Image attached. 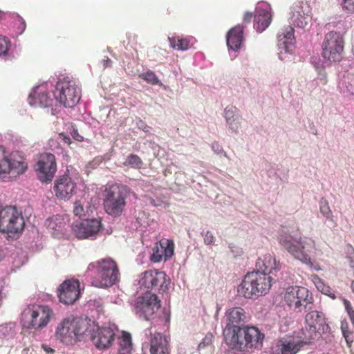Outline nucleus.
Here are the masks:
<instances>
[{
	"mask_svg": "<svg viewBox=\"0 0 354 354\" xmlns=\"http://www.w3.org/2000/svg\"><path fill=\"white\" fill-rule=\"evenodd\" d=\"M134 194L130 188L122 184L109 185L103 193V205L105 212L110 216H121L127 205V199Z\"/></svg>",
	"mask_w": 354,
	"mask_h": 354,
	"instance_id": "nucleus-3",
	"label": "nucleus"
},
{
	"mask_svg": "<svg viewBox=\"0 0 354 354\" xmlns=\"http://www.w3.org/2000/svg\"><path fill=\"white\" fill-rule=\"evenodd\" d=\"M213 339V335L212 334H207L202 340V342L199 344L198 348L199 350L204 348L205 346L211 344Z\"/></svg>",
	"mask_w": 354,
	"mask_h": 354,
	"instance_id": "nucleus-47",
	"label": "nucleus"
},
{
	"mask_svg": "<svg viewBox=\"0 0 354 354\" xmlns=\"http://www.w3.org/2000/svg\"><path fill=\"white\" fill-rule=\"evenodd\" d=\"M153 252L150 259L154 263H158L164 260L167 261L174 254V243L172 241L165 239L156 243L153 248Z\"/></svg>",
	"mask_w": 354,
	"mask_h": 354,
	"instance_id": "nucleus-21",
	"label": "nucleus"
},
{
	"mask_svg": "<svg viewBox=\"0 0 354 354\" xmlns=\"http://www.w3.org/2000/svg\"><path fill=\"white\" fill-rule=\"evenodd\" d=\"M344 50V38L337 31H330L324 35L322 43V56L330 63L341 61Z\"/></svg>",
	"mask_w": 354,
	"mask_h": 354,
	"instance_id": "nucleus-8",
	"label": "nucleus"
},
{
	"mask_svg": "<svg viewBox=\"0 0 354 354\" xmlns=\"http://www.w3.org/2000/svg\"><path fill=\"white\" fill-rule=\"evenodd\" d=\"M254 26L259 32L265 30L272 21V14L269 8H261L258 7L254 16Z\"/></svg>",
	"mask_w": 354,
	"mask_h": 354,
	"instance_id": "nucleus-29",
	"label": "nucleus"
},
{
	"mask_svg": "<svg viewBox=\"0 0 354 354\" xmlns=\"http://www.w3.org/2000/svg\"><path fill=\"white\" fill-rule=\"evenodd\" d=\"M137 125L139 129H142L145 132H148L149 131L150 127L141 120L137 123Z\"/></svg>",
	"mask_w": 354,
	"mask_h": 354,
	"instance_id": "nucleus-52",
	"label": "nucleus"
},
{
	"mask_svg": "<svg viewBox=\"0 0 354 354\" xmlns=\"http://www.w3.org/2000/svg\"><path fill=\"white\" fill-rule=\"evenodd\" d=\"M251 274H254V290L257 297L267 294L271 288V277L261 272H252Z\"/></svg>",
	"mask_w": 354,
	"mask_h": 354,
	"instance_id": "nucleus-28",
	"label": "nucleus"
},
{
	"mask_svg": "<svg viewBox=\"0 0 354 354\" xmlns=\"http://www.w3.org/2000/svg\"><path fill=\"white\" fill-rule=\"evenodd\" d=\"M348 316L352 322V324L354 326V312L353 313L351 312V314H348Z\"/></svg>",
	"mask_w": 354,
	"mask_h": 354,
	"instance_id": "nucleus-58",
	"label": "nucleus"
},
{
	"mask_svg": "<svg viewBox=\"0 0 354 354\" xmlns=\"http://www.w3.org/2000/svg\"><path fill=\"white\" fill-rule=\"evenodd\" d=\"M76 185L68 176L59 177L55 184L56 196L61 199H68L75 193Z\"/></svg>",
	"mask_w": 354,
	"mask_h": 354,
	"instance_id": "nucleus-22",
	"label": "nucleus"
},
{
	"mask_svg": "<svg viewBox=\"0 0 354 354\" xmlns=\"http://www.w3.org/2000/svg\"><path fill=\"white\" fill-rule=\"evenodd\" d=\"M140 77L149 84L152 85L162 86V83L159 80L157 75L154 72L151 71H147V72L142 73Z\"/></svg>",
	"mask_w": 354,
	"mask_h": 354,
	"instance_id": "nucleus-39",
	"label": "nucleus"
},
{
	"mask_svg": "<svg viewBox=\"0 0 354 354\" xmlns=\"http://www.w3.org/2000/svg\"><path fill=\"white\" fill-rule=\"evenodd\" d=\"M73 136L77 140H81L82 139V137L80 136L76 131L73 132Z\"/></svg>",
	"mask_w": 354,
	"mask_h": 354,
	"instance_id": "nucleus-56",
	"label": "nucleus"
},
{
	"mask_svg": "<svg viewBox=\"0 0 354 354\" xmlns=\"http://www.w3.org/2000/svg\"><path fill=\"white\" fill-rule=\"evenodd\" d=\"M64 141H65L66 142H68V143H69V141H70V138H68V137H64Z\"/></svg>",
	"mask_w": 354,
	"mask_h": 354,
	"instance_id": "nucleus-62",
	"label": "nucleus"
},
{
	"mask_svg": "<svg viewBox=\"0 0 354 354\" xmlns=\"http://www.w3.org/2000/svg\"><path fill=\"white\" fill-rule=\"evenodd\" d=\"M254 274L248 273L237 288L238 294L246 299L258 298L254 288Z\"/></svg>",
	"mask_w": 354,
	"mask_h": 354,
	"instance_id": "nucleus-26",
	"label": "nucleus"
},
{
	"mask_svg": "<svg viewBox=\"0 0 354 354\" xmlns=\"http://www.w3.org/2000/svg\"><path fill=\"white\" fill-rule=\"evenodd\" d=\"M342 5L344 10L354 13V0H342Z\"/></svg>",
	"mask_w": 354,
	"mask_h": 354,
	"instance_id": "nucleus-46",
	"label": "nucleus"
},
{
	"mask_svg": "<svg viewBox=\"0 0 354 354\" xmlns=\"http://www.w3.org/2000/svg\"><path fill=\"white\" fill-rule=\"evenodd\" d=\"M80 90H55L58 109L61 106L66 108L73 107L80 100Z\"/></svg>",
	"mask_w": 354,
	"mask_h": 354,
	"instance_id": "nucleus-23",
	"label": "nucleus"
},
{
	"mask_svg": "<svg viewBox=\"0 0 354 354\" xmlns=\"http://www.w3.org/2000/svg\"><path fill=\"white\" fill-rule=\"evenodd\" d=\"M87 323L80 319H64L58 326L55 331L57 339L66 344H73L81 341L86 334Z\"/></svg>",
	"mask_w": 354,
	"mask_h": 354,
	"instance_id": "nucleus-5",
	"label": "nucleus"
},
{
	"mask_svg": "<svg viewBox=\"0 0 354 354\" xmlns=\"http://www.w3.org/2000/svg\"><path fill=\"white\" fill-rule=\"evenodd\" d=\"M349 264L351 269H354V255L349 257Z\"/></svg>",
	"mask_w": 354,
	"mask_h": 354,
	"instance_id": "nucleus-55",
	"label": "nucleus"
},
{
	"mask_svg": "<svg viewBox=\"0 0 354 354\" xmlns=\"http://www.w3.org/2000/svg\"><path fill=\"white\" fill-rule=\"evenodd\" d=\"M10 41L0 35V55H5L9 48Z\"/></svg>",
	"mask_w": 354,
	"mask_h": 354,
	"instance_id": "nucleus-42",
	"label": "nucleus"
},
{
	"mask_svg": "<svg viewBox=\"0 0 354 354\" xmlns=\"http://www.w3.org/2000/svg\"><path fill=\"white\" fill-rule=\"evenodd\" d=\"M133 348L131 336L129 333L123 332L121 338L119 339L120 354H131Z\"/></svg>",
	"mask_w": 354,
	"mask_h": 354,
	"instance_id": "nucleus-35",
	"label": "nucleus"
},
{
	"mask_svg": "<svg viewBox=\"0 0 354 354\" xmlns=\"http://www.w3.org/2000/svg\"><path fill=\"white\" fill-rule=\"evenodd\" d=\"M143 162L141 158L136 154H131L128 156L124 162V166H130L131 167L136 169L141 168Z\"/></svg>",
	"mask_w": 354,
	"mask_h": 354,
	"instance_id": "nucleus-37",
	"label": "nucleus"
},
{
	"mask_svg": "<svg viewBox=\"0 0 354 354\" xmlns=\"http://www.w3.org/2000/svg\"><path fill=\"white\" fill-rule=\"evenodd\" d=\"M45 225L52 231L54 235L63 234L66 222L62 216L56 215L48 218L45 221Z\"/></svg>",
	"mask_w": 354,
	"mask_h": 354,
	"instance_id": "nucleus-31",
	"label": "nucleus"
},
{
	"mask_svg": "<svg viewBox=\"0 0 354 354\" xmlns=\"http://www.w3.org/2000/svg\"><path fill=\"white\" fill-rule=\"evenodd\" d=\"M146 336H151V354H169V342L167 338L160 333L153 332L152 328L145 330Z\"/></svg>",
	"mask_w": 354,
	"mask_h": 354,
	"instance_id": "nucleus-20",
	"label": "nucleus"
},
{
	"mask_svg": "<svg viewBox=\"0 0 354 354\" xmlns=\"http://www.w3.org/2000/svg\"><path fill=\"white\" fill-rule=\"evenodd\" d=\"M86 333L90 335L91 340L96 348L100 351L107 349L115 339V333L111 327H99L94 326Z\"/></svg>",
	"mask_w": 354,
	"mask_h": 354,
	"instance_id": "nucleus-14",
	"label": "nucleus"
},
{
	"mask_svg": "<svg viewBox=\"0 0 354 354\" xmlns=\"http://www.w3.org/2000/svg\"><path fill=\"white\" fill-rule=\"evenodd\" d=\"M341 330L348 346H351L354 341V335L353 331L349 329L348 324L346 320L341 322Z\"/></svg>",
	"mask_w": 354,
	"mask_h": 354,
	"instance_id": "nucleus-36",
	"label": "nucleus"
},
{
	"mask_svg": "<svg viewBox=\"0 0 354 354\" xmlns=\"http://www.w3.org/2000/svg\"><path fill=\"white\" fill-rule=\"evenodd\" d=\"M80 86V81L70 74H61L59 76L56 88H75Z\"/></svg>",
	"mask_w": 354,
	"mask_h": 354,
	"instance_id": "nucleus-33",
	"label": "nucleus"
},
{
	"mask_svg": "<svg viewBox=\"0 0 354 354\" xmlns=\"http://www.w3.org/2000/svg\"><path fill=\"white\" fill-rule=\"evenodd\" d=\"M351 286L352 291L354 292V280L352 281Z\"/></svg>",
	"mask_w": 354,
	"mask_h": 354,
	"instance_id": "nucleus-61",
	"label": "nucleus"
},
{
	"mask_svg": "<svg viewBox=\"0 0 354 354\" xmlns=\"http://www.w3.org/2000/svg\"><path fill=\"white\" fill-rule=\"evenodd\" d=\"M229 248L235 257L241 256L243 253L241 248L232 243L229 244Z\"/></svg>",
	"mask_w": 354,
	"mask_h": 354,
	"instance_id": "nucleus-48",
	"label": "nucleus"
},
{
	"mask_svg": "<svg viewBox=\"0 0 354 354\" xmlns=\"http://www.w3.org/2000/svg\"><path fill=\"white\" fill-rule=\"evenodd\" d=\"M43 348L48 353L53 352L54 351L53 349H52L51 348H49V347H47V346H43Z\"/></svg>",
	"mask_w": 354,
	"mask_h": 354,
	"instance_id": "nucleus-59",
	"label": "nucleus"
},
{
	"mask_svg": "<svg viewBox=\"0 0 354 354\" xmlns=\"http://www.w3.org/2000/svg\"><path fill=\"white\" fill-rule=\"evenodd\" d=\"M342 81L346 87L354 86V73L347 72L344 75Z\"/></svg>",
	"mask_w": 354,
	"mask_h": 354,
	"instance_id": "nucleus-41",
	"label": "nucleus"
},
{
	"mask_svg": "<svg viewBox=\"0 0 354 354\" xmlns=\"http://www.w3.org/2000/svg\"><path fill=\"white\" fill-rule=\"evenodd\" d=\"M53 315L52 310L47 306H28L21 313L24 328L41 329L47 326Z\"/></svg>",
	"mask_w": 354,
	"mask_h": 354,
	"instance_id": "nucleus-6",
	"label": "nucleus"
},
{
	"mask_svg": "<svg viewBox=\"0 0 354 354\" xmlns=\"http://www.w3.org/2000/svg\"><path fill=\"white\" fill-rule=\"evenodd\" d=\"M20 21H21V32H23L25 30L26 28V24L24 20L22 18L19 19Z\"/></svg>",
	"mask_w": 354,
	"mask_h": 354,
	"instance_id": "nucleus-57",
	"label": "nucleus"
},
{
	"mask_svg": "<svg viewBox=\"0 0 354 354\" xmlns=\"http://www.w3.org/2000/svg\"><path fill=\"white\" fill-rule=\"evenodd\" d=\"M352 270H353V275H354V269H352Z\"/></svg>",
	"mask_w": 354,
	"mask_h": 354,
	"instance_id": "nucleus-64",
	"label": "nucleus"
},
{
	"mask_svg": "<svg viewBox=\"0 0 354 354\" xmlns=\"http://www.w3.org/2000/svg\"><path fill=\"white\" fill-rule=\"evenodd\" d=\"M201 235L203 236L204 243L206 245H212L214 243L215 237L210 231L202 232Z\"/></svg>",
	"mask_w": 354,
	"mask_h": 354,
	"instance_id": "nucleus-44",
	"label": "nucleus"
},
{
	"mask_svg": "<svg viewBox=\"0 0 354 354\" xmlns=\"http://www.w3.org/2000/svg\"><path fill=\"white\" fill-rule=\"evenodd\" d=\"M138 283L146 292L153 290L165 292L168 290L170 279L164 272L151 270L141 274Z\"/></svg>",
	"mask_w": 354,
	"mask_h": 354,
	"instance_id": "nucleus-11",
	"label": "nucleus"
},
{
	"mask_svg": "<svg viewBox=\"0 0 354 354\" xmlns=\"http://www.w3.org/2000/svg\"><path fill=\"white\" fill-rule=\"evenodd\" d=\"M317 86H324L327 84V77L325 71L319 72L315 80Z\"/></svg>",
	"mask_w": 354,
	"mask_h": 354,
	"instance_id": "nucleus-43",
	"label": "nucleus"
},
{
	"mask_svg": "<svg viewBox=\"0 0 354 354\" xmlns=\"http://www.w3.org/2000/svg\"><path fill=\"white\" fill-rule=\"evenodd\" d=\"M310 7L307 1H297L292 7L291 21L299 28H304L310 21Z\"/></svg>",
	"mask_w": 354,
	"mask_h": 354,
	"instance_id": "nucleus-18",
	"label": "nucleus"
},
{
	"mask_svg": "<svg viewBox=\"0 0 354 354\" xmlns=\"http://www.w3.org/2000/svg\"><path fill=\"white\" fill-rule=\"evenodd\" d=\"M278 240L281 246L295 259L304 263H310V254L315 249V242L308 238L301 239L297 228L290 231L283 227Z\"/></svg>",
	"mask_w": 354,
	"mask_h": 354,
	"instance_id": "nucleus-2",
	"label": "nucleus"
},
{
	"mask_svg": "<svg viewBox=\"0 0 354 354\" xmlns=\"http://www.w3.org/2000/svg\"><path fill=\"white\" fill-rule=\"evenodd\" d=\"M150 202L153 206H158V204L155 203V201L153 199H150Z\"/></svg>",
	"mask_w": 354,
	"mask_h": 354,
	"instance_id": "nucleus-60",
	"label": "nucleus"
},
{
	"mask_svg": "<svg viewBox=\"0 0 354 354\" xmlns=\"http://www.w3.org/2000/svg\"><path fill=\"white\" fill-rule=\"evenodd\" d=\"M319 210H320L321 214L327 220L333 223V213L330 209L328 201L324 198H322L319 202Z\"/></svg>",
	"mask_w": 354,
	"mask_h": 354,
	"instance_id": "nucleus-38",
	"label": "nucleus"
},
{
	"mask_svg": "<svg viewBox=\"0 0 354 354\" xmlns=\"http://www.w3.org/2000/svg\"><path fill=\"white\" fill-rule=\"evenodd\" d=\"M88 270H96L92 285L97 288H109L120 280V270L117 263L111 258H104L88 266Z\"/></svg>",
	"mask_w": 354,
	"mask_h": 354,
	"instance_id": "nucleus-4",
	"label": "nucleus"
},
{
	"mask_svg": "<svg viewBox=\"0 0 354 354\" xmlns=\"http://www.w3.org/2000/svg\"><path fill=\"white\" fill-rule=\"evenodd\" d=\"M243 26L237 25L228 31L226 39L230 49L236 51L241 48L243 42Z\"/></svg>",
	"mask_w": 354,
	"mask_h": 354,
	"instance_id": "nucleus-25",
	"label": "nucleus"
},
{
	"mask_svg": "<svg viewBox=\"0 0 354 354\" xmlns=\"http://www.w3.org/2000/svg\"><path fill=\"white\" fill-rule=\"evenodd\" d=\"M80 295V282L78 280H66L58 288L59 301L64 304H73L79 298Z\"/></svg>",
	"mask_w": 354,
	"mask_h": 354,
	"instance_id": "nucleus-17",
	"label": "nucleus"
},
{
	"mask_svg": "<svg viewBox=\"0 0 354 354\" xmlns=\"http://www.w3.org/2000/svg\"><path fill=\"white\" fill-rule=\"evenodd\" d=\"M305 324L308 327L319 333H327L329 330V326L326 323L324 314L317 310L315 305L312 310H306Z\"/></svg>",
	"mask_w": 354,
	"mask_h": 354,
	"instance_id": "nucleus-19",
	"label": "nucleus"
},
{
	"mask_svg": "<svg viewBox=\"0 0 354 354\" xmlns=\"http://www.w3.org/2000/svg\"><path fill=\"white\" fill-rule=\"evenodd\" d=\"M352 52H353V55H354V45H353V47H352Z\"/></svg>",
	"mask_w": 354,
	"mask_h": 354,
	"instance_id": "nucleus-63",
	"label": "nucleus"
},
{
	"mask_svg": "<svg viewBox=\"0 0 354 354\" xmlns=\"http://www.w3.org/2000/svg\"><path fill=\"white\" fill-rule=\"evenodd\" d=\"M227 322L223 330L227 345L234 352H243L252 348L262 346L264 334L254 326H239L246 318L243 308L229 309L225 313Z\"/></svg>",
	"mask_w": 354,
	"mask_h": 354,
	"instance_id": "nucleus-1",
	"label": "nucleus"
},
{
	"mask_svg": "<svg viewBox=\"0 0 354 354\" xmlns=\"http://www.w3.org/2000/svg\"><path fill=\"white\" fill-rule=\"evenodd\" d=\"M160 301L156 294H145L138 297L133 305L135 313L145 320L153 319L160 310Z\"/></svg>",
	"mask_w": 354,
	"mask_h": 354,
	"instance_id": "nucleus-12",
	"label": "nucleus"
},
{
	"mask_svg": "<svg viewBox=\"0 0 354 354\" xmlns=\"http://www.w3.org/2000/svg\"><path fill=\"white\" fill-rule=\"evenodd\" d=\"M101 228V220L98 218L85 219L72 226L73 233L80 239H95Z\"/></svg>",
	"mask_w": 354,
	"mask_h": 354,
	"instance_id": "nucleus-15",
	"label": "nucleus"
},
{
	"mask_svg": "<svg viewBox=\"0 0 354 354\" xmlns=\"http://www.w3.org/2000/svg\"><path fill=\"white\" fill-rule=\"evenodd\" d=\"M257 266L259 268L257 272L265 273L267 276L274 271L279 270L281 268L279 262H277L270 254H266L263 259L259 258L257 262Z\"/></svg>",
	"mask_w": 354,
	"mask_h": 354,
	"instance_id": "nucleus-27",
	"label": "nucleus"
},
{
	"mask_svg": "<svg viewBox=\"0 0 354 354\" xmlns=\"http://www.w3.org/2000/svg\"><path fill=\"white\" fill-rule=\"evenodd\" d=\"M56 96L55 90H32L28 101L30 106L43 108L47 113L55 115L59 111Z\"/></svg>",
	"mask_w": 354,
	"mask_h": 354,
	"instance_id": "nucleus-10",
	"label": "nucleus"
},
{
	"mask_svg": "<svg viewBox=\"0 0 354 354\" xmlns=\"http://www.w3.org/2000/svg\"><path fill=\"white\" fill-rule=\"evenodd\" d=\"M295 30L290 26L286 27L281 33L278 34L279 57L284 61L288 59V55L292 54L295 48Z\"/></svg>",
	"mask_w": 354,
	"mask_h": 354,
	"instance_id": "nucleus-16",
	"label": "nucleus"
},
{
	"mask_svg": "<svg viewBox=\"0 0 354 354\" xmlns=\"http://www.w3.org/2000/svg\"><path fill=\"white\" fill-rule=\"evenodd\" d=\"M343 303H344V305L345 309H346V312H347L348 315V314H351V312H352V313H354V309L353 308V307H352V306H351V303H350V301H348V300H347V299H343Z\"/></svg>",
	"mask_w": 354,
	"mask_h": 354,
	"instance_id": "nucleus-50",
	"label": "nucleus"
},
{
	"mask_svg": "<svg viewBox=\"0 0 354 354\" xmlns=\"http://www.w3.org/2000/svg\"><path fill=\"white\" fill-rule=\"evenodd\" d=\"M253 17L252 13L251 12H245L243 17V21L244 22H250Z\"/></svg>",
	"mask_w": 354,
	"mask_h": 354,
	"instance_id": "nucleus-53",
	"label": "nucleus"
},
{
	"mask_svg": "<svg viewBox=\"0 0 354 354\" xmlns=\"http://www.w3.org/2000/svg\"><path fill=\"white\" fill-rule=\"evenodd\" d=\"M278 346L280 348V354H296L301 348L295 341V337L281 339Z\"/></svg>",
	"mask_w": 354,
	"mask_h": 354,
	"instance_id": "nucleus-32",
	"label": "nucleus"
},
{
	"mask_svg": "<svg viewBox=\"0 0 354 354\" xmlns=\"http://www.w3.org/2000/svg\"><path fill=\"white\" fill-rule=\"evenodd\" d=\"M170 46L172 48L178 50H186L190 48V40L189 38L180 36H173L169 37Z\"/></svg>",
	"mask_w": 354,
	"mask_h": 354,
	"instance_id": "nucleus-34",
	"label": "nucleus"
},
{
	"mask_svg": "<svg viewBox=\"0 0 354 354\" xmlns=\"http://www.w3.org/2000/svg\"><path fill=\"white\" fill-rule=\"evenodd\" d=\"M212 149L213 151L216 153L217 155H223L227 159H230L227 153L224 151L223 147L221 145H220L218 142H214L212 145Z\"/></svg>",
	"mask_w": 354,
	"mask_h": 354,
	"instance_id": "nucleus-45",
	"label": "nucleus"
},
{
	"mask_svg": "<svg viewBox=\"0 0 354 354\" xmlns=\"http://www.w3.org/2000/svg\"><path fill=\"white\" fill-rule=\"evenodd\" d=\"M73 212L75 216H81L84 214V209L82 205L79 202H75L74 204Z\"/></svg>",
	"mask_w": 354,
	"mask_h": 354,
	"instance_id": "nucleus-49",
	"label": "nucleus"
},
{
	"mask_svg": "<svg viewBox=\"0 0 354 354\" xmlns=\"http://www.w3.org/2000/svg\"><path fill=\"white\" fill-rule=\"evenodd\" d=\"M223 117L228 129L232 132L237 133L241 126L239 109L230 104L225 108Z\"/></svg>",
	"mask_w": 354,
	"mask_h": 354,
	"instance_id": "nucleus-24",
	"label": "nucleus"
},
{
	"mask_svg": "<svg viewBox=\"0 0 354 354\" xmlns=\"http://www.w3.org/2000/svg\"><path fill=\"white\" fill-rule=\"evenodd\" d=\"M317 333H319V332L306 325L305 328L297 332H295V335L292 337H295V341L301 347L304 345L310 344L315 338Z\"/></svg>",
	"mask_w": 354,
	"mask_h": 354,
	"instance_id": "nucleus-30",
	"label": "nucleus"
},
{
	"mask_svg": "<svg viewBox=\"0 0 354 354\" xmlns=\"http://www.w3.org/2000/svg\"><path fill=\"white\" fill-rule=\"evenodd\" d=\"M102 62H103L104 67L111 66V63H112L111 60L108 57H106L105 59H104L102 60Z\"/></svg>",
	"mask_w": 354,
	"mask_h": 354,
	"instance_id": "nucleus-54",
	"label": "nucleus"
},
{
	"mask_svg": "<svg viewBox=\"0 0 354 354\" xmlns=\"http://www.w3.org/2000/svg\"><path fill=\"white\" fill-rule=\"evenodd\" d=\"M162 317H160L165 323H168L170 320V313L167 309L164 308L162 311Z\"/></svg>",
	"mask_w": 354,
	"mask_h": 354,
	"instance_id": "nucleus-51",
	"label": "nucleus"
},
{
	"mask_svg": "<svg viewBox=\"0 0 354 354\" xmlns=\"http://www.w3.org/2000/svg\"><path fill=\"white\" fill-rule=\"evenodd\" d=\"M38 179L45 183L52 181L57 171L55 157L50 153H41L35 165Z\"/></svg>",
	"mask_w": 354,
	"mask_h": 354,
	"instance_id": "nucleus-13",
	"label": "nucleus"
},
{
	"mask_svg": "<svg viewBox=\"0 0 354 354\" xmlns=\"http://www.w3.org/2000/svg\"><path fill=\"white\" fill-rule=\"evenodd\" d=\"M27 167L21 152L9 151L0 146V176L8 174L14 176H19L25 172Z\"/></svg>",
	"mask_w": 354,
	"mask_h": 354,
	"instance_id": "nucleus-7",
	"label": "nucleus"
},
{
	"mask_svg": "<svg viewBox=\"0 0 354 354\" xmlns=\"http://www.w3.org/2000/svg\"><path fill=\"white\" fill-rule=\"evenodd\" d=\"M284 298L287 305L297 312L312 310L314 305L312 293L301 286L288 287Z\"/></svg>",
	"mask_w": 354,
	"mask_h": 354,
	"instance_id": "nucleus-9",
	"label": "nucleus"
},
{
	"mask_svg": "<svg viewBox=\"0 0 354 354\" xmlns=\"http://www.w3.org/2000/svg\"><path fill=\"white\" fill-rule=\"evenodd\" d=\"M315 284L321 292L333 299L335 298V294L332 292L331 288L328 286L326 285L320 279L317 278L315 281Z\"/></svg>",
	"mask_w": 354,
	"mask_h": 354,
	"instance_id": "nucleus-40",
	"label": "nucleus"
}]
</instances>
